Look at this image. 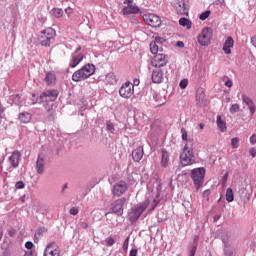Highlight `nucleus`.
<instances>
[{
    "label": "nucleus",
    "mask_w": 256,
    "mask_h": 256,
    "mask_svg": "<svg viewBox=\"0 0 256 256\" xmlns=\"http://www.w3.org/2000/svg\"><path fill=\"white\" fill-rule=\"evenodd\" d=\"M135 93V86L131 82L124 83L119 90L120 97L123 99H131Z\"/></svg>",
    "instance_id": "nucleus-7"
},
{
    "label": "nucleus",
    "mask_w": 256,
    "mask_h": 256,
    "mask_svg": "<svg viewBox=\"0 0 256 256\" xmlns=\"http://www.w3.org/2000/svg\"><path fill=\"white\" fill-rule=\"evenodd\" d=\"M179 25H181V27H186V29H191L193 23L191 22V20L182 17L179 19Z\"/></svg>",
    "instance_id": "nucleus-29"
},
{
    "label": "nucleus",
    "mask_w": 256,
    "mask_h": 256,
    "mask_svg": "<svg viewBox=\"0 0 256 256\" xmlns=\"http://www.w3.org/2000/svg\"><path fill=\"white\" fill-rule=\"evenodd\" d=\"M40 43L42 47H51V39L55 37V30L53 28H47L42 32Z\"/></svg>",
    "instance_id": "nucleus-10"
},
{
    "label": "nucleus",
    "mask_w": 256,
    "mask_h": 256,
    "mask_svg": "<svg viewBox=\"0 0 256 256\" xmlns=\"http://www.w3.org/2000/svg\"><path fill=\"white\" fill-rule=\"evenodd\" d=\"M162 189H163V186L161 185V182H159V184L157 186V195H156L157 198L160 197Z\"/></svg>",
    "instance_id": "nucleus-44"
},
{
    "label": "nucleus",
    "mask_w": 256,
    "mask_h": 256,
    "mask_svg": "<svg viewBox=\"0 0 256 256\" xmlns=\"http://www.w3.org/2000/svg\"><path fill=\"white\" fill-rule=\"evenodd\" d=\"M36 169L37 173L39 175H43V172L45 171V157L43 155H38L37 161H36Z\"/></svg>",
    "instance_id": "nucleus-18"
},
{
    "label": "nucleus",
    "mask_w": 256,
    "mask_h": 256,
    "mask_svg": "<svg viewBox=\"0 0 256 256\" xmlns=\"http://www.w3.org/2000/svg\"><path fill=\"white\" fill-rule=\"evenodd\" d=\"M241 109V106H239V104H232L230 107V113L234 114V113H239Z\"/></svg>",
    "instance_id": "nucleus-32"
},
{
    "label": "nucleus",
    "mask_w": 256,
    "mask_h": 256,
    "mask_svg": "<svg viewBox=\"0 0 256 256\" xmlns=\"http://www.w3.org/2000/svg\"><path fill=\"white\" fill-rule=\"evenodd\" d=\"M143 19L150 27H161V18L155 14H144Z\"/></svg>",
    "instance_id": "nucleus-13"
},
{
    "label": "nucleus",
    "mask_w": 256,
    "mask_h": 256,
    "mask_svg": "<svg viewBox=\"0 0 256 256\" xmlns=\"http://www.w3.org/2000/svg\"><path fill=\"white\" fill-rule=\"evenodd\" d=\"M234 199H235V196L233 194V189L228 188L226 190V201H228V203H233Z\"/></svg>",
    "instance_id": "nucleus-30"
},
{
    "label": "nucleus",
    "mask_w": 256,
    "mask_h": 256,
    "mask_svg": "<svg viewBox=\"0 0 256 256\" xmlns=\"http://www.w3.org/2000/svg\"><path fill=\"white\" fill-rule=\"evenodd\" d=\"M196 101L199 105H204L207 98L205 96V90L203 88H199L196 92Z\"/></svg>",
    "instance_id": "nucleus-22"
},
{
    "label": "nucleus",
    "mask_w": 256,
    "mask_h": 256,
    "mask_svg": "<svg viewBox=\"0 0 256 256\" xmlns=\"http://www.w3.org/2000/svg\"><path fill=\"white\" fill-rule=\"evenodd\" d=\"M161 165L162 167L169 165V152H167V150H162Z\"/></svg>",
    "instance_id": "nucleus-28"
},
{
    "label": "nucleus",
    "mask_w": 256,
    "mask_h": 256,
    "mask_svg": "<svg viewBox=\"0 0 256 256\" xmlns=\"http://www.w3.org/2000/svg\"><path fill=\"white\" fill-rule=\"evenodd\" d=\"M227 179H229V173H226V174L223 176V183H227Z\"/></svg>",
    "instance_id": "nucleus-56"
},
{
    "label": "nucleus",
    "mask_w": 256,
    "mask_h": 256,
    "mask_svg": "<svg viewBox=\"0 0 256 256\" xmlns=\"http://www.w3.org/2000/svg\"><path fill=\"white\" fill-rule=\"evenodd\" d=\"M16 189H25V183H23V181H18L15 184Z\"/></svg>",
    "instance_id": "nucleus-42"
},
{
    "label": "nucleus",
    "mask_w": 256,
    "mask_h": 256,
    "mask_svg": "<svg viewBox=\"0 0 256 256\" xmlns=\"http://www.w3.org/2000/svg\"><path fill=\"white\" fill-rule=\"evenodd\" d=\"M205 169L203 167L195 168L191 170V179L196 187L197 191L201 189V185L205 181Z\"/></svg>",
    "instance_id": "nucleus-4"
},
{
    "label": "nucleus",
    "mask_w": 256,
    "mask_h": 256,
    "mask_svg": "<svg viewBox=\"0 0 256 256\" xmlns=\"http://www.w3.org/2000/svg\"><path fill=\"white\" fill-rule=\"evenodd\" d=\"M3 113V107L0 106V115Z\"/></svg>",
    "instance_id": "nucleus-62"
},
{
    "label": "nucleus",
    "mask_w": 256,
    "mask_h": 256,
    "mask_svg": "<svg viewBox=\"0 0 256 256\" xmlns=\"http://www.w3.org/2000/svg\"><path fill=\"white\" fill-rule=\"evenodd\" d=\"M213 38V30L211 28H204L201 33L198 35V43L202 45V47H207L211 43V39Z\"/></svg>",
    "instance_id": "nucleus-6"
},
{
    "label": "nucleus",
    "mask_w": 256,
    "mask_h": 256,
    "mask_svg": "<svg viewBox=\"0 0 256 256\" xmlns=\"http://www.w3.org/2000/svg\"><path fill=\"white\" fill-rule=\"evenodd\" d=\"M216 123H217L218 129H219L222 133L227 132V123L225 122V120H223V118L221 117V115H218V116H217Z\"/></svg>",
    "instance_id": "nucleus-24"
},
{
    "label": "nucleus",
    "mask_w": 256,
    "mask_h": 256,
    "mask_svg": "<svg viewBox=\"0 0 256 256\" xmlns=\"http://www.w3.org/2000/svg\"><path fill=\"white\" fill-rule=\"evenodd\" d=\"M157 204H158V202L154 200L152 205H151L150 211H153V209H155V207H157Z\"/></svg>",
    "instance_id": "nucleus-54"
},
{
    "label": "nucleus",
    "mask_w": 256,
    "mask_h": 256,
    "mask_svg": "<svg viewBox=\"0 0 256 256\" xmlns=\"http://www.w3.org/2000/svg\"><path fill=\"white\" fill-rule=\"evenodd\" d=\"M65 189H67V184L64 185L63 191H65Z\"/></svg>",
    "instance_id": "nucleus-63"
},
{
    "label": "nucleus",
    "mask_w": 256,
    "mask_h": 256,
    "mask_svg": "<svg viewBox=\"0 0 256 256\" xmlns=\"http://www.w3.org/2000/svg\"><path fill=\"white\" fill-rule=\"evenodd\" d=\"M83 59H85V55H83L82 53H73L69 63V67H71V69H75V67H77V65H79V63H81Z\"/></svg>",
    "instance_id": "nucleus-16"
},
{
    "label": "nucleus",
    "mask_w": 256,
    "mask_h": 256,
    "mask_svg": "<svg viewBox=\"0 0 256 256\" xmlns=\"http://www.w3.org/2000/svg\"><path fill=\"white\" fill-rule=\"evenodd\" d=\"M105 243L107 247H113L115 245V239L113 237L106 238Z\"/></svg>",
    "instance_id": "nucleus-38"
},
{
    "label": "nucleus",
    "mask_w": 256,
    "mask_h": 256,
    "mask_svg": "<svg viewBox=\"0 0 256 256\" xmlns=\"http://www.w3.org/2000/svg\"><path fill=\"white\" fill-rule=\"evenodd\" d=\"M154 43H156L157 45L162 47L163 43H165V40H164V38L156 37Z\"/></svg>",
    "instance_id": "nucleus-40"
},
{
    "label": "nucleus",
    "mask_w": 256,
    "mask_h": 256,
    "mask_svg": "<svg viewBox=\"0 0 256 256\" xmlns=\"http://www.w3.org/2000/svg\"><path fill=\"white\" fill-rule=\"evenodd\" d=\"M123 249L127 251L129 249V236L124 240Z\"/></svg>",
    "instance_id": "nucleus-43"
},
{
    "label": "nucleus",
    "mask_w": 256,
    "mask_h": 256,
    "mask_svg": "<svg viewBox=\"0 0 256 256\" xmlns=\"http://www.w3.org/2000/svg\"><path fill=\"white\" fill-rule=\"evenodd\" d=\"M79 51H81V46H78V47L76 48V50L74 51V53H79Z\"/></svg>",
    "instance_id": "nucleus-58"
},
{
    "label": "nucleus",
    "mask_w": 256,
    "mask_h": 256,
    "mask_svg": "<svg viewBox=\"0 0 256 256\" xmlns=\"http://www.w3.org/2000/svg\"><path fill=\"white\" fill-rule=\"evenodd\" d=\"M149 203H151V200L146 199L142 203H139V204L135 205L134 207H132V209L129 213L130 221H132V222L137 221V219H139L141 217V215H143V213L145 212V209H147V207H149Z\"/></svg>",
    "instance_id": "nucleus-3"
},
{
    "label": "nucleus",
    "mask_w": 256,
    "mask_h": 256,
    "mask_svg": "<svg viewBox=\"0 0 256 256\" xmlns=\"http://www.w3.org/2000/svg\"><path fill=\"white\" fill-rule=\"evenodd\" d=\"M91 75H95V66L88 63L73 73L72 81L79 83V81H85V79H89Z\"/></svg>",
    "instance_id": "nucleus-2"
},
{
    "label": "nucleus",
    "mask_w": 256,
    "mask_h": 256,
    "mask_svg": "<svg viewBox=\"0 0 256 256\" xmlns=\"http://www.w3.org/2000/svg\"><path fill=\"white\" fill-rule=\"evenodd\" d=\"M200 129H205V125L203 123L199 124Z\"/></svg>",
    "instance_id": "nucleus-59"
},
{
    "label": "nucleus",
    "mask_w": 256,
    "mask_h": 256,
    "mask_svg": "<svg viewBox=\"0 0 256 256\" xmlns=\"http://www.w3.org/2000/svg\"><path fill=\"white\" fill-rule=\"evenodd\" d=\"M243 103H246L248 105V108L250 109V112L252 115L255 114V104L253 103V100L249 98L248 96H243Z\"/></svg>",
    "instance_id": "nucleus-26"
},
{
    "label": "nucleus",
    "mask_w": 256,
    "mask_h": 256,
    "mask_svg": "<svg viewBox=\"0 0 256 256\" xmlns=\"http://www.w3.org/2000/svg\"><path fill=\"white\" fill-rule=\"evenodd\" d=\"M225 86H226V87H229V88L233 87V81H231V79H228V80L225 82Z\"/></svg>",
    "instance_id": "nucleus-48"
},
{
    "label": "nucleus",
    "mask_w": 256,
    "mask_h": 256,
    "mask_svg": "<svg viewBox=\"0 0 256 256\" xmlns=\"http://www.w3.org/2000/svg\"><path fill=\"white\" fill-rule=\"evenodd\" d=\"M143 146H140L138 148H136L135 150L132 151V159L133 161H135L136 163H139V161L141 159H143Z\"/></svg>",
    "instance_id": "nucleus-20"
},
{
    "label": "nucleus",
    "mask_w": 256,
    "mask_h": 256,
    "mask_svg": "<svg viewBox=\"0 0 256 256\" xmlns=\"http://www.w3.org/2000/svg\"><path fill=\"white\" fill-rule=\"evenodd\" d=\"M180 163L183 167L194 165L195 154L193 153V140H187V143H185L183 151L180 154Z\"/></svg>",
    "instance_id": "nucleus-1"
},
{
    "label": "nucleus",
    "mask_w": 256,
    "mask_h": 256,
    "mask_svg": "<svg viewBox=\"0 0 256 256\" xmlns=\"http://www.w3.org/2000/svg\"><path fill=\"white\" fill-rule=\"evenodd\" d=\"M52 14L54 15V17H56L57 19L63 17V11L61 10V8H54L52 10Z\"/></svg>",
    "instance_id": "nucleus-31"
},
{
    "label": "nucleus",
    "mask_w": 256,
    "mask_h": 256,
    "mask_svg": "<svg viewBox=\"0 0 256 256\" xmlns=\"http://www.w3.org/2000/svg\"><path fill=\"white\" fill-rule=\"evenodd\" d=\"M25 247H26V249H33V242H31V241L26 242Z\"/></svg>",
    "instance_id": "nucleus-47"
},
{
    "label": "nucleus",
    "mask_w": 256,
    "mask_h": 256,
    "mask_svg": "<svg viewBox=\"0 0 256 256\" xmlns=\"http://www.w3.org/2000/svg\"><path fill=\"white\" fill-rule=\"evenodd\" d=\"M80 227H82V229H87V227H89V224H87V222H82L80 224Z\"/></svg>",
    "instance_id": "nucleus-52"
},
{
    "label": "nucleus",
    "mask_w": 256,
    "mask_h": 256,
    "mask_svg": "<svg viewBox=\"0 0 256 256\" xmlns=\"http://www.w3.org/2000/svg\"><path fill=\"white\" fill-rule=\"evenodd\" d=\"M211 195V190H205L202 194V197L206 199V201H209V196Z\"/></svg>",
    "instance_id": "nucleus-41"
},
{
    "label": "nucleus",
    "mask_w": 256,
    "mask_h": 256,
    "mask_svg": "<svg viewBox=\"0 0 256 256\" xmlns=\"http://www.w3.org/2000/svg\"><path fill=\"white\" fill-rule=\"evenodd\" d=\"M44 81L48 87H51V85H55L57 76L53 72H48L44 78Z\"/></svg>",
    "instance_id": "nucleus-23"
},
{
    "label": "nucleus",
    "mask_w": 256,
    "mask_h": 256,
    "mask_svg": "<svg viewBox=\"0 0 256 256\" xmlns=\"http://www.w3.org/2000/svg\"><path fill=\"white\" fill-rule=\"evenodd\" d=\"M178 47H183V42H178Z\"/></svg>",
    "instance_id": "nucleus-60"
},
{
    "label": "nucleus",
    "mask_w": 256,
    "mask_h": 256,
    "mask_svg": "<svg viewBox=\"0 0 256 256\" xmlns=\"http://www.w3.org/2000/svg\"><path fill=\"white\" fill-rule=\"evenodd\" d=\"M130 256H137V249H132L130 251Z\"/></svg>",
    "instance_id": "nucleus-55"
},
{
    "label": "nucleus",
    "mask_w": 256,
    "mask_h": 256,
    "mask_svg": "<svg viewBox=\"0 0 256 256\" xmlns=\"http://www.w3.org/2000/svg\"><path fill=\"white\" fill-rule=\"evenodd\" d=\"M169 63V56L164 53L155 54L151 60V65L155 69H163Z\"/></svg>",
    "instance_id": "nucleus-5"
},
{
    "label": "nucleus",
    "mask_w": 256,
    "mask_h": 256,
    "mask_svg": "<svg viewBox=\"0 0 256 256\" xmlns=\"http://www.w3.org/2000/svg\"><path fill=\"white\" fill-rule=\"evenodd\" d=\"M187 85H189V81L187 79H183L179 83L180 89H186Z\"/></svg>",
    "instance_id": "nucleus-39"
},
{
    "label": "nucleus",
    "mask_w": 256,
    "mask_h": 256,
    "mask_svg": "<svg viewBox=\"0 0 256 256\" xmlns=\"http://www.w3.org/2000/svg\"><path fill=\"white\" fill-rule=\"evenodd\" d=\"M175 7L177 10V13H179L180 15H189V10L185 5V0H177L175 3Z\"/></svg>",
    "instance_id": "nucleus-17"
},
{
    "label": "nucleus",
    "mask_w": 256,
    "mask_h": 256,
    "mask_svg": "<svg viewBox=\"0 0 256 256\" xmlns=\"http://www.w3.org/2000/svg\"><path fill=\"white\" fill-rule=\"evenodd\" d=\"M133 85L135 86H137V85H139V79H134V81H133Z\"/></svg>",
    "instance_id": "nucleus-57"
},
{
    "label": "nucleus",
    "mask_w": 256,
    "mask_h": 256,
    "mask_svg": "<svg viewBox=\"0 0 256 256\" xmlns=\"http://www.w3.org/2000/svg\"><path fill=\"white\" fill-rule=\"evenodd\" d=\"M19 161H21V153L19 151H14L9 157V163L12 167H19Z\"/></svg>",
    "instance_id": "nucleus-19"
},
{
    "label": "nucleus",
    "mask_w": 256,
    "mask_h": 256,
    "mask_svg": "<svg viewBox=\"0 0 256 256\" xmlns=\"http://www.w3.org/2000/svg\"><path fill=\"white\" fill-rule=\"evenodd\" d=\"M209 15H211V11L207 10V11L203 12L202 14H200L199 19L201 21H205V19H209Z\"/></svg>",
    "instance_id": "nucleus-34"
},
{
    "label": "nucleus",
    "mask_w": 256,
    "mask_h": 256,
    "mask_svg": "<svg viewBox=\"0 0 256 256\" xmlns=\"http://www.w3.org/2000/svg\"><path fill=\"white\" fill-rule=\"evenodd\" d=\"M231 147L232 149H239V138H232Z\"/></svg>",
    "instance_id": "nucleus-35"
},
{
    "label": "nucleus",
    "mask_w": 256,
    "mask_h": 256,
    "mask_svg": "<svg viewBox=\"0 0 256 256\" xmlns=\"http://www.w3.org/2000/svg\"><path fill=\"white\" fill-rule=\"evenodd\" d=\"M45 233H47V228L45 227H40L37 231L35 236L37 237H41V235H45Z\"/></svg>",
    "instance_id": "nucleus-36"
},
{
    "label": "nucleus",
    "mask_w": 256,
    "mask_h": 256,
    "mask_svg": "<svg viewBox=\"0 0 256 256\" xmlns=\"http://www.w3.org/2000/svg\"><path fill=\"white\" fill-rule=\"evenodd\" d=\"M44 256H61V250L59 249V246L56 242H50L45 250H44Z\"/></svg>",
    "instance_id": "nucleus-12"
},
{
    "label": "nucleus",
    "mask_w": 256,
    "mask_h": 256,
    "mask_svg": "<svg viewBox=\"0 0 256 256\" xmlns=\"http://www.w3.org/2000/svg\"><path fill=\"white\" fill-rule=\"evenodd\" d=\"M10 237H13L14 233L12 231L9 232Z\"/></svg>",
    "instance_id": "nucleus-61"
},
{
    "label": "nucleus",
    "mask_w": 256,
    "mask_h": 256,
    "mask_svg": "<svg viewBox=\"0 0 256 256\" xmlns=\"http://www.w3.org/2000/svg\"><path fill=\"white\" fill-rule=\"evenodd\" d=\"M123 5V15H137V13H141V9L133 3V0H124Z\"/></svg>",
    "instance_id": "nucleus-8"
},
{
    "label": "nucleus",
    "mask_w": 256,
    "mask_h": 256,
    "mask_svg": "<svg viewBox=\"0 0 256 256\" xmlns=\"http://www.w3.org/2000/svg\"><path fill=\"white\" fill-rule=\"evenodd\" d=\"M225 255H228V256L233 255V250L226 249V250H225Z\"/></svg>",
    "instance_id": "nucleus-53"
},
{
    "label": "nucleus",
    "mask_w": 256,
    "mask_h": 256,
    "mask_svg": "<svg viewBox=\"0 0 256 256\" xmlns=\"http://www.w3.org/2000/svg\"><path fill=\"white\" fill-rule=\"evenodd\" d=\"M79 213V209L72 207L70 209V215H77Z\"/></svg>",
    "instance_id": "nucleus-45"
},
{
    "label": "nucleus",
    "mask_w": 256,
    "mask_h": 256,
    "mask_svg": "<svg viewBox=\"0 0 256 256\" xmlns=\"http://www.w3.org/2000/svg\"><path fill=\"white\" fill-rule=\"evenodd\" d=\"M127 189H129V184L124 180L119 181L118 183L114 184L112 188V195L114 197H121L127 193Z\"/></svg>",
    "instance_id": "nucleus-9"
},
{
    "label": "nucleus",
    "mask_w": 256,
    "mask_h": 256,
    "mask_svg": "<svg viewBox=\"0 0 256 256\" xmlns=\"http://www.w3.org/2000/svg\"><path fill=\"white\" fill-rule=\"evenodd\" d=\"M127 203V198H118L114 200L111 204V211L115 213V215H123V207Z\"/></svg>",
    "instance_id": "nucleus-11"
},
{
    "label": "nucleus",
    "mask_w": 256,
    "mask_h": 256,
    "mask_svg": "<svg viewBox=\"0 0 256 256\" xmlns=\"http://www.w3.org/2000/svg\"><path fill=\"white\" fill-rule=\"evenodd\" d=\"M163 79H165L163 74V68H155L152 71V82L153 83H163Z\"/></svg>",
    "instance_id": "nucleus-15"
},
{
    "label": "nucleus",
    "mask_w": 256,
    "mask_h": 256,
    "mask_svg": "<svg viewBox=\"0 0 256 256\" xmlns=\"http://www.w3.org/2000/svg\"><path fill=\"white\" fill-rule=\"evenodd\" d=\"M3 256H10L9 254L5 253Z\"/></svg>",
    "instance_id": "nucleus-64"
},
{
    "label": "nucleus",
    "mask_w": 256,
    "mask_h": 256,
    "mask_svg": "<svg viewBox=\"0 0 256 256\" xmlns=\"http://www.w3.org/2000/svg\"><path fill=\"white\" fill-rule=\"evenodd\" d=\"M233 45H235L233 37H228L223 46V51L226 55H231V48H233Z\"/></svg>",
    "instance_id": "nucleus-21"
},
{
    "label": "nucleus",
    "mask_w": 256,
    "mask_h": 256,
    "mask_svg": "<svg viewBox=\"0 0 256 256\" xmlns=\"http://www.w3.org/2000/svg\"><path fill=\"white\" fill-rule=\"evenodd\" d=\"M251 43H252L253 47H255V49H256V35L251 38Z\"/></svg>",
    "instance_id": "nucleus-51"
},
{
    "label": "nucleus",
    "mask_w": 256,
    "mask_h": 256,
    "mask_svg": "<svg viewBox=\"0 0 256 256\" xmlns=\"http://www.w3.org/2000/svg\"><path fill=\"white\" fill-rule=\"evenodd\" d=\"M250 155H251V157H256V149L255 148L250 149Z\"/></svg>",
    "instance_id": "nucleus-50"
},
{
    "label": "nucleus",
    "mask_w": 256,
    "mask_h": 256,
    "mask_svg": "<svg viewBox=\"0 0 256 256\" xmlns=\"http://www.w3.org/2000/svg\"><path fill=\"white\" fill-rule=\"evenodd\" d=\"M181 135H182V139L183 141H193V139H188L187 138V130H185V128H181Z\"/></svg>",
    "instance_id": "nucleus-37"
},
{
    "label": "nucleus",
    "mask_w": 256,
    "mask_h": 256,
    "mask_svg": "<svg viewBox=\"0 0 256 256\" xmlns=\"http://www.w3.org/2000/svg\"><path fill=\"white\" fill-rule=\"evenodd\" d=\"M150 51L152 53V55H159V51L161 53V51H163V46H160L159 44H157V42H151L150 43Z\"/></svg>",
    "instance_id": "nucleus-25"
},
{
    "label": "nucleus",
    "mask_w": 256,
    "mask_h": 256,
    "mask_svg": "<svg viewBox=\"0 0 256 256\" xmlns=\"http://www.w3.org/2000/svg\"><path fill=\"white\" fill-rule=\"evenodd\" d=\"M57 96V90H47L40 95V99L41 101L49 103L51 101H55V99H57Z\"/></svg>",
    "instance_id": "nucleus-14"
},
{
    "label": "nucleus",
    "mask_w": 256,
    "mask_h": 256,
    "mask_svg": "<svg viewBox=\"0 0 256 256\" xmlns=\"http://www.w3.org/2000/svg\"><path fill=\"white\" fill-rule=\"evenodd\" d=\"M20 123H31V114L29 112H23L19 114Z\"/></svg>",
    "instance_id": "nucleus-27"
},
{
    "label": "nucleus",
    "mask_w": 256,
    "mask_h": 256,
    "mask_svg": "<svg viewBox=\"0 0 256 256\" xmlns=\"http://www.w3.org/2000/svg\"><path fill=\"white\" fill-rule=\"evenodd\" d=\"M195 253H197V246H194L190 251V256H195Z\"/></svg>",
    "instance_id": "nucleus-49"
},
{
    "label": "nucleus",
    "mask_w": 256,
    "mask_h": 256,
    "mask_svg": "<svg viewBox=\"0 0 256 256\" xmlns=\"http://www.w3.org/2000/svg\"><path fill=\"white\" fill-rule=\"evenodd\" d=\"M106 79L109 83H117V78H115V74L113 73L107 74Z\"/></svg>",
    "instance_id": "nucleus-33"
},
{
    "label": "nucleus",
    "mask_w": 256,
    "mask_h": 256,
    "mask_svg": "<svg viewBox=\"0 0 256 256\" xmlns=\"http://www.w3.org/2000/svg\"><path fill=\"white\" fill-rule=\"evenodd\" d=\"M250 143H251V145H255V143H256V134H253V135L250 137Z\"/></svg>",
    "instance_id": "nucleus-46"
}]
</instances>
